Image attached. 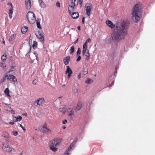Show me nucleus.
<instances>
[{"label": "nucleus", "instance_id": "nucleus-1", "mask_svg": "<svg viewBox=\"0 0 155 155\" xmlns=\"http://www.w3.org/2000/svg\"><path fill=\"white\" fill-rule=\"evenodd\" d=\"M127 34L126 24L124 22H119L111 35V38L115 41L118 42L124 39Z\"/></svg>", "mask_w": 155, "mask_h": 155}, {"label": "nucleus", "instance_id": "nucleus-2", "mask_svg": "<svg viewBox=\"0 0 155 155\" xmlns=\"http://www.w3.org/2000/svg\"><path fill=\"white\" fill-rule=\"evenodd\" d=\"M142 8V5L140 3L136 4L133 8L132 17L133 20H135V22H137L140 20L139 16L141 14Z\"/></svg>", "mask_w": 155, "mask_h": 155}, {"label": "nucleus", "instance_id": "nucleus-3", "mask_svg": "<svg viewBox=\"0 0 155 155\" xmlns=\"http://www.w3.org/2000/svg\"><path fill=\"white\" fill-rule=\"evenodd\" d=\"M61 139L57 138L51 141L49 145L50 149L54 152L57 151V147H58L59 144L61 142Z\"/></svg>", "mask_w": 155, "mask_h": 155}, {"label": "nucleus", "instance_id": "nucleus-4", "mask_svg": "<svg viewBox=\"0 0 155 155\" xmlns=\"http://www.w3.org/2000/svg\"><path fill=\"white\" fill-rule=\"evenodd\" d=\"M78 1L80 5V7H81L82 5L83 0H71V3L69 5L70 8H68V12L70 14L72 11L74 10V7L76 5H77L78 4Z\"/></svg>", "mask_w": 155, "mask_h": 155}, {"label": "nucleus", "instance_id": "nucleus-5", "mask_svg": "<svg viewBox=\"0 0 155 155\" xmlns=\"http://www.w3.org/2000/svg\"><path fill=\"white\" fill-rule=\"evenodd\" d=\"M27 18L29 22L31 24H33L35 22L36 18L33 13L29 12L27 14Z\"/></svg>", "mask_w": 155, "mask_h": 155}, {"label": "nucleus", "instance_id": "nucleus-6", "mask_svg": "<svg viewBox=\"0 0 155 155\" xmlns=\"http://www.w3.org/2000/svg\"><path fill=\"white\" fill-rule=\"evenodd\" d=\"M2 149L4 151L7 152H10L12 150V148L9 146V144L7 143L3 144Z\"/></svg>", "mask_w": 155, "mask_h": 155}, {"label": "nucleus", "instance_id": "nucleus-7", "mask_svg": "<svg viewBox=\"0 0 155 155\" xmlns=\"http://www.w3.org/2000/svg\"><path fill=\"white\" fill-rule=\"evenodd\" d=\"M87 14L89 16L90 15L91 10L92 8V5L91 3H87L85 6Z\"/></svg>", "mask_w": 155, "mask_h": 155}, {"label": "nucleus", "instance_id": "nucleus-8", "mask_svg": "<svg viewBox=\"0 0 155 155\" xmlns=\"http://www.w3.org/2000/svg\"><path fill=\"white\" fill-rule=\"evenodd\" d=\"M39 40L41 42H43L44 41V33L43 32L38 31V35H37Z\"/></svg>", "mask_w": 155, "mask_h": 155}, {"label": "nucleus", "instance_id": "nucleus-9", "mask_svg": "<svg viewBox=\"0 0 155 155\" xmlns=\"http://www.w3.org/2000/svg\"><path fill=\"white\" fill-rule=\"evenodd\" d=\"M26 8L27 9L30 10L31 7V3L30 0H25Z\"/></svg>", "mask_w": 155, "mask_h": 155}, {"label": "nucleus", "instance_id": "nucleus-10", "mask_svg": "<svg viewBox=\"0 0 155 155\" xmlns=\"http://www.w3.org/2000/svg\"><path fill=\"white\" fill-rule=\"evenodd\" d=\"M106 23L107 25L111 28H113L115 27V25L110 21L107 20Z\"/></svg>", "mask_w": 155, "mask_h": 155}, {"label": "nucleus", "instance_id": "nucleus-11", "mask_svg": "<svg viewBox=\"0 0 155 155\" xmlns=\"http://www.w3.org/2000/svg\"><path fill=\"white\" fill-rule=\"evenodd\" d=\"M42 128L43 131L46 134H48L51 133L52 131L49 128L45 127V126H43Z\"/></svg>", "mask_w": 155, "mask_h": 155}, {"label": "nucleus", "instance_id": "nucleus-12", "mask_svg": "<svg viewBox=\"0 0 155 155\" xmlns=\"http://www.w3.org/2000/svg\"><path fill=\"white\" fill-rule=\"evenodd\" d=\"M7 79L10 80L11 81H12L15 82V81L17 82V79L16 77L12 74H10L9 76H8Z\"/></svg>", "mask_w": 155, "mask_h": 155}, {"label": "nucleus", "instance_id": "nucleus-13", "mask_svg": "<svg viewBox=\"0 0 155 155\" xmlns=\"http://www.w3.org/2000/svg\"><path fill=\"white\" fill-rule=\"evenodd\" d=\"M37 104H38L39 105H41L42 104H44L45 102L44 98L43 97L39 98L37 100Z\"/></svg>", "mask_w": 155, "mask_h": 155}, {"label": "nucleus", "instance_id": "nucleus-14", "mask_svg": "<svg viewBox=\"0 0 155 155\" xmlns=\"http://www.w3.org/2000/svg\"><path fill=\"white\" fill-rule=\"evenodd\" d=\"M70 57L69 56H68L65 57L63 60L64 63L65 65H67L68 64L70 60Z\"/></svg>", "mask_w": 155, "mask_h": 155}, {"label": "nucleus", "instance_id": "nucleus-15", "mask_svg": "<svg viewBox=\"0 0 155 155\" xmlns=\"http://www.w3.org/2000/svg\"><path fill=\"white\" fill-rule=\"evenodd\" d=\"M79 14L78 12H73L71 14V16L73 19H76L78 18Z\"/></svg>", "mask_w": 155, "mask_h": 155}, {"label": "nucleus", "instance_id": "nucleus-16", "mask_svg": "<svg viewBox=\"0 0 155 155\" xmlns=\"http://www.w3.org/2000/svg\"><path fill=\"white\" fill-rule=\"evenodd\" d=\"M28 29V27L27 26H24L21 29V31L23 34L25 33Z\"/></svg>", "mask_w": 155, "mask_h": 155}, {"label": "nucleus", "instance_id": "nucleus-17", "mask_svg": "<svg viewBox=\"0 0 155 155\" xmlns=\"http://www.w3.org/2000/svg\"><path fill=\"white\" fill-rule=\"evenodd\" d=\"M40 23V19H37V20H36L37 26L38 28L41 29L42 27L41 26Z\"/></svg>", "mask_w": 155, "mask_h": 155}, {"label": "nucleus", "instance_id": "nucleus-18", "mask_svg": "<svg viewBox=\"0 0 155 155\" xmlns=\"http://www.w3.org/2000/svg\"><path fill=\"white\" fill-rule=\"evenodd\" d=\"M39 2L40 3V6L41 8H45L46 6L44 2L42 0H39Z\"/></svg>", "mask_w": 155, "mask_h": 155}, {"label": "nucleus", "instance_id": "nucleus-19", "mask_svg": "<svg viewBox=\"0 0 155 155\" xmlns=\"http://www.w3.org/2000/svg\"><path fill=\"white\" fill-rule=\"evenodd\" d=\"M5 93L6 94L8 97H11L9 94V90L8 88H7L5 89L4 91Z\"/></svg>", "mask_w": 155, "mask_h": 155}, {"label": "nucleus", "instance_id": "nucleus-20", "mask_svg": "<svg viewBox=\"0 0 155 155\" xmlns=\"http://www.w3.org/2000/svg\"><path fill=\"white\" fill-rule=\"evenodd\" d=\"M72 147L71 145L68 148V150H66L64 152V155H69L70 153H68V151H70Z\"/></svg>", "mask_w": 155, "mask_h": 155}, {"label": "nucleus", "instance_id": "nucleus-21", "mask_svg": "<svg viewBox=\"0 0 155 155\" xmlns=\"http://www.w3.org/2000/svg\"><path fill=\"white\" fill-rule=\"evenodd\" d=\"M9 63L12 68H14L15 67V64L13 61H10Z\"/></svg>", "mask_w": 155, "mask_h": 155}, {"label": "nucleus", "instance_id": "nucleus-22", "mask_svg": "<svg viewBox=\"0 0 155 155\" xmlns=\"http://www.w3.org/2000/svg\"><path fill=\"white\" fill-rule=\"evenodd\" d=\"M85 56L86 57L85 59L87 60H88L90 59V55L89 53V51L88 50H87V52Z\"/></svg>", "mask_w": 155, "mask_h": 155}, {"label": "nucleus", "instance_id": "nucleus-23", "mask_svg": "<svg viewBox=\"0 0 155 155\" xmlns=\"http://www.w3.org/2000/svg\"><path fill=\"white\" fill-rule=\"evenodd\" d=\"M82 107V105L80 103H78L77 104V106L76 107L75 110L78 111Z\"/></svg>", "mask_w": 155, "mask_h": 155}, {"label": "nucleus", "instance_id": "nucleus-24", "mask_svg": "<svg viewBox=\"0 0 155 155\" xmlns=\"http://www.w3.org/2000/svg\"><path fill=\"white\" fill-rule=\"evenodd\" d=\"M88 68L87 67L84 68L83 69V73L84 75H86L88 73Z\"/></svg>", "mask_w": 155, "mask_h": 155}, {"label": "nucleus", "instance_id": "nucleus-25", "mask_svg": "<svg viewBox=\"0 0 155 155\" xmlns=\"http://www.w3.org/2000/svg\"><path fill=\"white\" fill-rule=\"evenodd\" d=\"M74 46H72L71 47V48L70 49V53L71 54H72L74 53Z\"/></svg>", "mask_w": 155, "mask_h": 155}, {"label": "nucleus", "instance_id": "nucleus-26", "mask_svg": "<svg viewBox=\"0 0 155 155\" xmlns=\"http://www.w3.org/2000/svg\"><path fill=\"white\" fill-rule=\"evenodd\" d=\"M67 69L66 71V74H68L70 73H71V72H72V70L70 68L69 66H67Z\"/></svg>", "mask_w": 155, "mask_h": 155}, {"label": "nucleus", "instance_id": "nucleus-27", "mask_svg": "<svg viewBox=\"0 0 155 155\" xmlns=\"http://www.w3.org/2000/svg\"><path fill=\"white\" fill-rule=\"evenodd\" d=\"M66 110H67L64 107H60L59 109V110L60 112H62V113H64L65 112Z\"/></svg>", "mask_w": 155, "mask_h": 155}, {"label": "nucleus", "instance_id": "nucleus-28", "mask_svg": "<svg viewBox=\"0 0 155 155\" xmlns=\"http://www.w3.org/2000/svg\"><path fill=\"white\" fill-rule=\"evenodd\" d=\"M15 38V35L13 34L12 35H11L9 38V40L10 41H12L14 40Z\"/></svg>", "mask_w": 155, "mask_h": 155}, {"label": "nucleus", "instance_id": "nucleus-29", "mask_svg": "<svg viewBox=\"0 0 155 155\" xmlns=\"http://www.w3.org/2000/svg\"><path fill=\"white\" fill-rule=\"evenodd\" d=\"M0 66L1 67L3 68V69H5L6 68V65L5 63L2 62L0 63Z\"/></svg>", "mask_w": 155, "mask_h": 155}, {"label": "nucleus", "instance_id": "nucleus-30", "mask_svg": "<svg viewBox=\"0 0 155 155\" xmlns=\"http://www.w3.org/2000/svg\"><path fill=\"white\" fill-rule=\"evenodd\" d=\"M2 135L7 138H8L9 137V134L6 132H4L2 134Z\"/></svg>", "mask_w": 155, "mask_h": 155}, {"label": "nucleus", "instance_id": "nucleus-31", "mask_svg": "<svg viewBox=\"0 0 155 155\" xmlns=\"http://www.w3.org/2000/svg\"><path fill=\"white\" fill-rule=\"evenodd\" d=\"M37 42L36 41H34L33 43V47L34 49H35L37 47Z\"/></svg>", "mask_w": 155, "mask_h": 155}, {"label": "nucleus", "instance_id": "nucleus-32", "mask_svg": "<svg viewBox=\"0 0 155 155\" xmlns=\"http://www.w3.org/2000/svg\"><path fill=\"white\" fill-rule=\"evenodd\" d=\"M93 81V80L91 79H90L89 78H87V80H86L85 81L86 83L87 84H91Z\"/></svg>", "mask_w": 155, "mask_h": 155}, {"label": "nucleus", "instance_id": "nucleus-33", "mask_svg": "<svg viewBox=\"0 0 155 155\" xmlns=\"http://www.w3.org/2000/svg\"><path fill=\"white\" fill-rule=\"evenodd\" d=\"M7 59V56L6 55H3L1 57V59L2 61H4Z\"/></svg>", "mask_w": 155, "mask_h": 155}, {"label": "nucleus", "instance_id": "nucleus-34", "mask_svg": "<svg viewBox=\"0 0 155 155\" xmlns=\"http://www.w3.org/2000/svg\"><path fill=\"white\" fill-rule=\"evenodd\" d=\"M81 53V51L80 48H78L77 54V56H78L80 55Z\"/></svg>", "mask_w": 155, "mask_h": 155}, {"label": "nucleus", "instance_id": "nucleus-35", "mask_svg": "<svg viewBox=\"0 0 155 155\" xmlns=\"http://www.w3.org/2000/svg\"><path fill=\"white\" fill-rule=\"evenodd\" d=\"M69 112H70V113L69 114V116H72L74 114V111L72 110H71Z\"/></svg>", "mask_w": 155, "mask_h": 155}, {"label": "nucleus", "instance_id": "nucleus-36", "mask_svg": "<svg viewBox=\"0 0 155 155\" xmlns=\"http://www.w3.org/2000/svg\"><path fill=\"white\" fill-rule=\"evenodd\" d=\"M86 49L83 48V51H82V55L83 56H84L86 53Z\"/></svg>", "mask_w": 155, "mask_h": 155}, {"label": "nucleus", "instance_id": "nucleus-37", "mask_svg": "<svg viewBox=\"0 0 155 155\" xmlns=\"http://www.w3.org/2000/svg\"><path fill=\"white\" fill-rule=\"evenodd\" d=\"M87 44L86 43H84L83 45V48L87 49Z\"/></svg>", "mask_w": 155, "mask_h": 155}, {"label": "nucleus", "instance_id": "nucleus-38", "mask_svg": "<svg viewBox=\"0 0 155 155\" xmlns=\"http://www.w3.org/2000/svg\"><path fill=\"white\" fill-rule=\"evenodd\" d=\"M13 135L15 136H17L18 134V132L17 131H14L13 132Z\"/></svg>", "mask_w": 155, "mask_h": 155}, {"label": "nucleus", "instance_id": "nucleus-39", "mask_svg": "<svg viewBox=\"0 0 155 155\" xmlns=\"http://www.w3.org/2000/svg\"><path fill=\"white\" fill-rule=\"evenodd\" d=\"M13 9L11 8H10L9 9V14H12L13 13Z\"/></svg>", "mask_w": 155, "mask_h": 155}, {"label": "nucleus", "instance_id": "nucleus-40", "mask_svg": "<svg viewBox=\"0 0 155 155\" xmlns=\"http://www.w3.org/2000/svg\"><path fill=\"white\" fill-rule=\"evenodd\" d=\"M78 56V58H77V61H79L81 60V57L80 56H79V55L78 56Z\"/></svg>", "mask_w": 155, "mask_h": 155}, {"label": "nucleus", "instance_id": "nucleus-41", "mask_svg": "<svg viewBox=\"0 0 155 155\" xmlns=\"http://www.w3.org/2000/svg\"><path fill=\"white\" fill-rule=\"evenodd\" d=\"M90 41L91 39L90 38H88L86 40V42L84 43L87 44Z\"/></svg>", "mask_w": 155, "mask_h": 155}, {"label": "nucleus", "instance_id": "nucleus-42", "mask_svg": "<svg viewBox=\"0 0 155 155\" xmlns=\"http://www.w3.org/2000/svg\"><path fill=\"white\" fill-rule=\"evenodd\" d=\"M17 118V119L18 121L21 120L22 118V117L21 116H18Z\"/></svg>", "mask_w": 155, "mask_h": 155}, {"label": "nucleus", "instance_id": "nucleus-43", "mask_svg": "<svg viewBox=\"0 0 155 155\" xmlns=\"http://www.w3.org/2000/svg\"><path fill=\"white\" fill-rule=\"evenodd\" d=\"M37 102H38V101H37V100H36L34 102V105L35 106H37L38 105V104H37Z\"/></svg>", "mask_w": 155, "mask_h": 155}, {"label": "nucleus", "instance_id": "nucleus-44", "mask_svg": "<svg viewBox=\"0 0 155 155\" xmlns=\"http://www.w3.org/2000/svg\"><path fill=\"white\" fill-rule=\"evenodd\" d=\"M20 126L25 131L26 130L25 128L21 124H20Z\"/></svg>", "mask_w": 155, "mask_h": 155}, {"label": "nucleus", "instance_id": "nucleus-45", "mask_svg": "<svg viewBox=\"0 0 155 155\" xmlns=\"http://www.w3.org/2000/svg\"><path fill=\"white\" fill-rule=\"evenodd\" d=\"M68 78H70V77L71 76V74H72V72H71V73H68Z\"/></svg>", "mask_w": 155, "mask_h": 155}, {"label": "nucleus", "instance_id": "nucleus-46", "mask_svg": "<svg viewBox=\"0 0 155 155\" xmlns=\"http://www.w3.org/2000/svg\"><path fill=\"white\" fill-rule=\"evenodd\" d=\"M13 120L14 121H18L16 117H14L13 118Z\"/></svg>", "mask_w": 155, "mask_h": 155}, {"label": "nucleus", "instance_id": "nucleus-47", "mask_svg": "<svg viewBox=\"0 0 155 155\" xmlns=\"http://www.w3.org/2000/svg\"><path fill=\"white\" fill-rule=\"evenodd\" d=\"M56 5L57 7H60V3L59 2H57L56 4Z\"/></svg>", "mask_w": 155, "mask_h": 155}, {"label": "nucleus", "instance_id": "nucleus-48", "mask_svg": "<svg viewBox=\"0 0 155 155\" xmlns=\"http://www.w3.org/2000/svg\"><path fill=\"white\" fill-rule=\"evenodd\" d=\"M32 83L34 84H36L37 83V81L36 80H34L33 81Z\"/></svg>", "mask_w": 155, "mask_h": 155}, {"label": "nucleus", "instance_id": "nucleus-49", "mask_svg": "<svg viewBox=\"0 0 155 155\" xmlns=\"http://www.w3.org/2000/svg\"><path fill=\"white\" fill-rule=\"evenodd\" d=\"M67 121L66 120H64L63 121L62 123L64 124H65L67 123Z\"/></svg>", "mask_w": 155, "mask_h": 155}, {"label": "nucleus", "instance_id": "nucleus-50", "mask_svg": "<svg viewBox=\"0 0 155 155\" xmlns=\"http://www.w3.org/2000/svg\"><path fill=\"white\" fill-rule=\"evenodd\" d=\"M7 110H8L9 111H10V110H11V107H7Z\"/></svg>", "mask_w": 155, "mask_h": 155}, {"label": "nucleus", "instance_id": "nucleus-51", "mask_svg": "<svg viewBox=\"0 0 155 155\" xmlns=\"http://www.w3.org/2000/svg\"><path fill=\"white\" fill-rule=\"evenodd\" d=\"M81 73H80L78 75V79H80L81 78Z\"/></svg>", "mask_w": 155, "mask_h": 155}, {"label": "nucleus", "instance_id": "nucleus-52", "mask_svg": "<svg viewBox=\"0 0 155 155\" xmlns=\"http://www.w3.org/2000/svg\"><path fill=\"white\" fill-rule=\"evenodd\" d=\"M84 19H85V18L84 17H83L82 18V22L83 24H84Z\"/></svg>", "mask_w": 155, "mask_h": 155}, {"label": "nucleus", "instance_id": "nucleus-53", "mask_svg": "<svg viewBox=\"0 0 155 155\" xmlns=\"http://www.w3.org/2000/svg\"><path fill=\"white\" fill-rule=\"evenodd\" d=\"M78 39H79V38H78L74 42V44H76L77 43L78 41Z\"/></svg>", "mask_w": 155, "mask_h": 155}, {"label": "nucleus", "instance_id": "nucleus-54", "mask_svg": "<svg viewBox=\"0 0 155 155\" xmlns=\"http://www.w3.org/2000/svg\"><path fill=\"white\" fill-rule=\"evenodd\" d=\"M34 54L35 55V56H38V54L36 51H34Z\"/></svg>", "mask_w": 155, "mask_h": 155}, {"label": "nucleus", "instance_id": "nucleus-55", "mask_svg": "<svg viewBox=\"0 0 155 155\" xmlns=\"http://www.w3.org/2000/svg\"><path fill=\"white\" fill-rule=\"evenodd\" d=\"M12 14H9V17L10 18H12Z\"/></svg>", "mask_w": 155, "mask_h": 155}, {"label": "nucleus", "instance_id": "nucleus-56", "mask_svg": "<svg viewBox=\"0 0 155 155\" xmlns=\"http://www.w3.org/2000/svg\"><path fill=\"white\" fill-rule=\"evenodd\" d=\"M78 30H81V27L80 26H79L78 27Z\"/></svg>", "mask_w": 155, "mask_h": 155}, {"label": "nucleus", "instance_id": "nucleus-57", "mask_svg": "<svg viewBox=\"0 0 155 155\" xmlns=\"http://www.w3.org/2000/svg\"><path fill=\"white\" fill-rule=\"evenodd\" d=\"M10 124H11V125H13V124H14V122H10V123H9Z\"/></svg>", "mask_w": 155, "mask_h": 155}, {"label": "nucleus", "instance_id": "nucleus-58", "mask_svg": "<svg viewBox=\"0 0 155 155\" xmlns=\"http://www.w3.org/2000/svg\"><path fill=\"white\" fill-rule=\"evenodd\" d=\"M36 59H37V60H38V56H36Z\"/></svg>", "mask_w": 155, "mask_h": 155}, {"label": "nucleus", "instance_id": "nucleus-59", "mask_svg": "<svg viewBox=\"0 0 155 155\" xmlns=\"http://www.w3.org/2000/svg\"><path fill=\"white\" fill-rule=\"evenodd\" d=\"M25 116H26L27 115V113L24 114Z\"/></svg>", "mask_w": 155, "mask_h": 155}, {"label": "nucleus", "instance_id": "nucleus-60", "mask_svg": "<svg viewBox=\"0 0 155 155\" xmlns=\"http://www.w3.org/2000/svg\"><path fill=\"white\" fill-rule=\"evenodd\" d=\"M3 43L4 44H5V41H4V40L3 39Z\"/></svg>", "mask_w": 155, "mask_h": 155}, {"label": "nucleus", "instance_id": "nucleus-61", "mask_svg": "<svg viewBox=\"0 0 155 155\" xmlns=\"http://www.w3.org/2000/svg\"><path fill=\"white\" fill-rule=\"evenodd\" d=\"M63 128H64V129L65 128V126H64L63 127Z\"/></svg>", "mask_w": 155, "mask_h": 155}, {"label": "nucleus", "instance_id": "nucleus-62", "mask_svg": "<svg viewBox=\"0 0 155 155\" xmlns=\"http://www.w3.org/2000/svg\"><path fill=\"white\" fill-rule=\"evenodd\" d=\"M5 79V78H4V79L2 80V82H3V81H4Z\"/></svg>", "mask_w": 155, "mask_h": 155}, {"label": "nucleus", "instance_id": "nucleus-63", "mask_svg": "<svg viewBox=\"0 0 155 155\" xmlns=\"http://www.w3.org/2000/svg\"><path fill=\"white\" fill-rule=\"evenodd\" d=\"M8 76V75H6V76H5V78H6Z\"/></svg>", "mask_w": 155, "mask_h": 155}, {"label": "nucleus", "instance_id": "nucleus-64", "mask_svg": "<svg viewBox=\"0 0 155 155\" xmlns=\"http://www.w3.org/2000/svg\"><path fill=\"white\" fill-rule=\"evenodd\" d=\"M19 155H22V154L21 153H20Z\"/></svg>", "mask_w": 155, "mask_h": 155}]
</instances>
